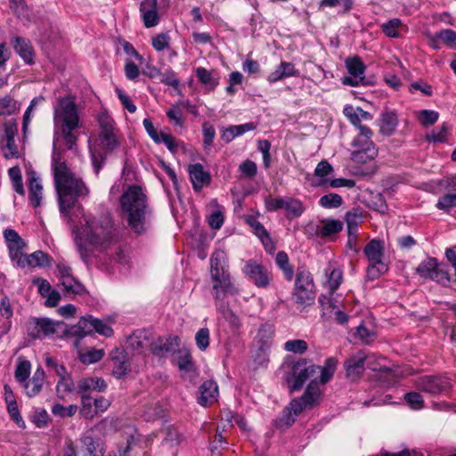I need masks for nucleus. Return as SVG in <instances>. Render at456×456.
<instances>
[{
	"mask_svg": "<svg viewBox=\"0 0 456 456\" xmlns=\"http://www.w3.org/2000/svg\"><path fill=\"white\" fill-rule=\"evenodd\" d=\"M85 224L81 228L73 230L75 243L83 259L88 256V246L103 251L113 247L114 254L110 256L117 262L123 259V251L117 244V236L113 227V221L110 214H101L98 216H86L84 217Z\"/></svg>",
	"mask_w": 456,
	"mask_h": 456,
	"instance_id": "1",
	"label": "nucleus"
},
{
	"mask_svg": "<svg viewBox=\"0 0 456 456\" xmlns=\"http://www.w3.org/2000/svg\"><path fill=\"white\" fill-rule=\"evenodd\" d=\"M52 170L60 211L67 216L78 200L86 198L90 191L84 181L69 169L65 160L62 159L61 153L56 150L54 145Z\"/></svg>",
	"mask_w": 456,
	"mask_h": 456,
	"instance_id": "2",
	"label": "nucleus"
},
{
	"mask_svg": "<svg viewBox=\"0 0 456 456\" xmlns=\"http://www.w3.org/2000/svg\"><path fill=\"white\" fill-rule=\"evenodd\" d=\"M120 209L129 228L137 234L146 231V220L151 214L148 198L139 185H129L122 192Z\"/></svg>",
	"mask_w": 456,
	"mask_h": 456,
	"instance_id": "3",
	"label": "nucleus"
},
{
	"mask_svg": "<svg viewBox=\"0 0 456 456\" xmlns=\"http://www.w3.org/2000/svg\"><path fill=\"white\" fill-rule=\"evenodd\" d=\"M53 125L55 133H61L66 147L73 150L77 142L75 130L81 127L76 98L71 95L59 97L53 104Z\"/></svg>",
	"mask_w": 456,
	"mask_h": 456,
	"instance_id": "4",
	"label": "nucleus"
},
{
	"mask_svg": "<svg viewBox=\"0 0 456 456\" xmlns=\"http://www.w3.org/2000/svg\"><path fill=\"white\" fill-rule=\"evenodd\" d=\"M337 362L334 358H328L323 366L313 364L306 359L297 362L292 367V389L299 390L308 379H316V383L326 384L333 377Z\"/></svg>",
	"mask_w": 456,
	"mask_h": 456,
	"instance_id": "5",
	"label": "nucleus"
},
{
	"mask_svg": "<svg viewBox=\"0 0 456 456\" xmlns=\"http://www.w3.org/2000/svg\"><path fill=\"white\" fill-rule=\"evenodd\" d=\"M210 275L213 281V296L216 300V306L223 311L224 314L227 312L224 306L218 302L222 300L226 294H237L238 289L231 281L227 270L226 255L223 250H216L210 258Z\"/></svg>",
	"mask_w": 456,
	"mask_h": 456,
	"instance_id": "6",
	"label": "nucleus"
},
{
	"mask_svg": "<svg viewBox=\"0 0 456 456\" xmlns=\"http://www.w3.org/2000/svg\"><path fill=\"white\" fill-rule=\"evenodd\" d=\"M97 121L100 127L98 139L101 147L105 153L114 151L120 146L121 137L114 119L103 110L97 115Z\"/></svg>",
	"mask_w": 456,
	"mask_h": 456,
	"instance_id": "7",
	"label": "nucleus"
},
{
	"mask_svg": "<svg viewBox=\"0 0 456 456\" xmlns=\"http://www.w3.org/2000/svg\"><path fill=\"white\" fill-rule=\"evenodd\" d=\"M363 254L369 262L367 275L370 280L378 279L388 271V264L384 261L385 247L382 240L373 239L369 241Z\"/></svg>",
	"mask_w": 456,
	"mask_h": 456,
	"instance_id": "8",
	"label": "nucleus"
},
{
	"mask_svg": "<svg viewBox=\"0 0 456 456\" xmlns=\"http://www.w3.org/2000/svg\"><path fill=\"white\" fill-rule=\"evenodd\" d=\"M315 286L311 273L306 270H298L292 293L295 303L305 308L314 303Z\"/></svg>",
	"mask_w": 456,
	"mask_h": 456,
	"instance_id": "9",
	"label": "nucleus"
},
{
	"mask_svg": "<svg viewBox=\"0 0 456 456\" xmlns=\"http://www.w3.org/2000/svg\"><path fill=\"white\" fill-rule=\"evenodd\" d=\"M69 329L63 322H54L49 318H31L27 323V331L30 338H39L54 334H69Z\"/></svg>",
	"mask_w": 456,
	"mask_h": 456,
	"instance_id": "10",
	"label": "nucleus"
},
{
	"mask_svg": "<svg viewBox=\"0 0 456 456\" xmlns=\"http://www.w3.org/2000/svg\"><path fill=\"white\" fill-rule=\"evenodd\" d=\"M94 331L105 337H110L113 334L112 328L107 322L93 316L81 318L76 325L70 326L69 329L70 337L78 338L90 335Z\"/></svg>",
	"mask_w": 456,
	"mask_h": 456,
	"instance_id": "11",
	"label": "nucleus"
},
{
	"mask_svg": "<svg viewBox=\"0 0 456 456\" xmlns=\"http://www.w3.org/2000/svg\"><path fill=\"white\" fill-rule=\"evenodd\" d=\"M265 207L270 212L283 209L288 219L299 217L305 209L301 200L292 197L266 198Z\"/></svg>",
	"mask_w": 456,
	"mask_h": 456,
	"instance_id": "12",
	"label": "nucleus"
},
{
	"mask_svg": "<svg viewBox=\"0 0 456 456\" xmlns=\"http://www.w3.org/2000/svg\"><path fill=\"white\" fill-rule=\"evenodd\" d=\"M417 389L432 395L447 393L451 388L450 379L443 376H423L416 379Z\"/></svg>",
	"mask_w": 456,
	"mask_h": 456,
	"instance_id": "13",
	"label": "nucleus"
},
{
	"mask_svg": "<svg viewBox=\"0 0 456 456\" xmlns=\"http://www.w3.org/2000/svg\"><path fill=\"white\" fill-rule=\"evenodd\" d=\"M245 276L258 288H266L271 281V273L263 265L248 261L243 268Z\"/></svg>",
	"mask_w": 456,
	"mask_h": 456,
	"instance_id": "14",
	"label": "nucleus"
},
{
	"mask_svg": "<svg viewBox=\"0 0 456 456\" xmlns=\"http://www.w3.org/2000/svg\"><path fill=\"white\" fill-rule=\"evenodd\" d=\"M346 66L349 76L343 78V84L357 86L364 80L365 65L358 56L348 58Z\"/></svg>",
	"mask_w": 456,
	"mask_h": 456,
	"instance_id": "15",
	"label": "nucleus"
},
{
	"mask_svg": "<svg viewBox=\"0 0 456 456\" xmlns=\"http://www.w3.org/2000/svg\"><path fill=\"white\" fill-rule=\"evenodd\" d=\"M112 364V374L117 379L126 376L131 371L129 357L124 350L115 348L110 354Z\"/></svg>",
	"mask_w": 456,
	"mask_h": 456,
	"instance_id": "16",
	"label": "nucleus"
},
{
	"mask_svg": "<svg viewBox=\"0 0 456 456\" xmlns=\"http://www.w3.org/2000/svg\"><path fill=\"white\" fill-rule=\"evenodd\" d=\"M139 11L141 19L146 28H153L159 23L158 0H142Z\"/></svg>",
	"mask_w": 456,
	"mask_h": 456,
	"instance_id": "17",
	"label": "nucleus"
},
{
	"mask_svg": "<svg viewBox=\"0 0 456 456\" xmlns=\"http://www.w3.org/2000/svg\"><path fill=\"white\" fill-rule=\"evenodd\" d=\"M17 128L15 126L8 125L4 127V135L0 140V148L5 159H17L20 151L15 143Z\"/></svg>",
	"mask_w": 456,
	"mask_h": 456,
	"instance_id": "18",
	"label": "nucleus"
},
{
	"mask_svg": "<svg viewBox=\"0 0 456 456\" xmlns=\"http://www.w3.org/2000/svg\"><path fill=\"white\" fill-rule=\"evenodd\" d=\"M367 355L362 351H358L345 361L344 366L346 375L352 380H355L362 375L364 371Z\"/></svg>",
	"mask_w": 456,
	"mask_h": 456,
	"instance_id": "19",
	"label": "nucleus"
},
{
	"mask_svg": "<svg viewBox=\"0 0 456 456\" xmlns=\"http://www.w3.org/2000/svg\"><path fill=\"white\" fill-rule=\"evenodd\" d=\"M4 238L7 243L9 256L12 261H15L20 255L23 253L26 248V242L13 229H5L4 231Z\"/></svg>",
	"mask_w": 456,
	"mask_h": 456,
	"instance_id": "20",
	"label": "nucleus"
},
{
	"mask_svg": "<svg viewBox=\"0 0 456 456\" xmlns=\"http://www.w3.org/2000/svg\"><path fill=\"white\" fill-rule=\"evenodd\" d=\"M188 173L195 191H200L204 185L210 183V174L205 171L200 163L189 165Z\"/></svg>",
	"mask_w": 456,
	"mask_h": 456,
	"instance_id": "21",
	"label": "nucleus"
},
{
	"mask_svg": "<svg viewBox=\"0 0 456 456\" xmlns=\"http://www.w3.org/2000/svg\"><path fill=\"white\" fill-rule=\"evenodd\" d=\"M176 364L182 371V376L187 379H193L196 377V369L192 357L188 350H180L176 357Z\"/></svg>",
	"mask_w": 456,
	"mask_h": 456,
	"instance_id": "22",
	"label": "nucleus"
},
{
	"mask_svg": "<svg viewBox=\"0 0 456 456\" xmlns=\"http://www.w3.org/2000/svg\"><path fill=\"white\" fill-rule=\"evenodd\" d=\"M319 304L322 309V316L326 319H332L333 314L338 309L342 301L334 296V293L328 292L319 297Z\"/></svg>",
	"mask_w": 456,
	"mask_h": 456,
	"instance_id": "23",
	"label": "nucleus"
},
{
	"mask_svg": "<svg viewBox=\"0 0 456 456\" xmlns=\"http://www.w3.org/2000/svg\"><path fill=\"white\" fill-rule=\"evenodd\" d=\"M198 403L202 406L211 405L217 401L218 387L213 380H207L200 387Z\"/></svg>",
	"mask_w": 456,
	"mask_h": 456,
	"instance_id": "24",
	"label": "nucleus"
},
{
	"mask_svg": "<svg viewBox=\"0 0 456 456\" xmlns=\"http://www.w3.org/2000/svg\"><path fill=\"white\" fill-rule=\"evenodd\" d=\"M29 187V200L33 207L40 205L43 198V185L37 173L30 171L27 174Z\"/></svg>",
	"mask_w": 456,
	"mask_h": 456,
	"instance_id": "25",
	"label": "nucleus"
},
{
	"mask_svg": "<svg viewBox=\"0 0 456 456\" xmlns=\"http://www.w3.org/2000/svg\"><path fill=\"white\" fill-rule=\"evenodd\" d=\"M10 8L24 24L32 23L36 20V15L25 0H10Z\"/></svg>",
	"mask_w": 456,
	"mask_h": 456,
	"instance_id": "26",
	"label": "nucleus"
},
{
	"mask_svg": "<svg viewBox=\"0 0 456 456\" xmlns=\"http://www.w3.org/2000/svg\"><path fill=\"white\" fill-rule=\"evenodd\" d=\"M107 388L105 380L102 378H85L77 383V393L82 396L90 391L103 392Z\"/></svg>",
	"mask_w": 456,
	"mask_h": 456,
	"instance_id": "27",
	"label": "nucleus"
},
{
	"mask_svg": "<svg viewBox=\"0 0 456 456\" xmlns=\"http://www.w3.org/2000/svg\"><path fill=\"white\" fill-rule=\"evenodd\" d=\"M129 346L135 352L141 354L148 347L151 348L150 334L147 330H139L134 331L128 338Z\"/></svg>",
	"mask_w": 456,
	"mask_h": 456,
	"instance_id": "28",
	"label": "nucleus"
},
{
	"mask_svg": "<svg viewBox=\"0 0 456 456\" xmlns=\"http://www.w3.org/2000/svg\"><path fill=\"white\" fill-rule=\"evenodd\" d=\"M45 370L42 368H37L33 377L29 380L27 379L26 382L22 383L28 396H35L41 391L45 382Z\"/></svg>",
	"mask_w": 456,
	"mask_h": 456,
	"instance_id": "29",
	"label": "nucleus"
},
{
	"mask_svg": "<svg viewBox=\"0 0 456 456\" xmlns=\"http://www.w3.org/2000/svg\"><path fill=\"white\" fill-rule=\"evenodd\" d=\"M178 346L177 337L159 338L155 342L151 345V351L156 355H164L175 349Z\"/></svg>",
	"mask_w": 456,
	"mask_h": 456,
	"instance_id": "30",
	"label": "nucleus"
},
{
	"mask_svg": "<svg viewBox=\"0 0 456 456\" xmlns=\"http://www.w3.org/2000/svg\"><path fill=\"white\" fill-rule=\"evenodd\" d=\"M398 125L397 115L394 111H385L379 119V132L387 136L392 135Z\"/></svg>",
	"mask_w": 456,
	"mask_h": 456,
	"instance_id": "31",
	"label": "nucleus"
},
{
	"mask_svg": "<svg viewBox=\"0 0 456 456\" xmlns=\"http://www.w3.org/2000/svg\"><path fill=\"white\" fill-rule=\"evenodd\" d=\"M325 274L328 277L325 286L329 292L334 293L342 283L343 271L341 268L330 264L325 269Z\"/></svg>",
	"mask_w": 456,
	"mask_h": 456,
	"instance_id": "32",
	"label": "nucleus"
},
{
	"mask_svg": "<svg viewBox=\"0 0 456 456\" xmlns=\"http://www.w3.org/2000/svg\"><path fill=\"white\" fill-rule=\"evenodd\" d=\"M13 48L27 63H32L34 53L28 39L20 37H15L13 39Z\"/></svg>",
	"mask_w": 456,
	"mask_h": 456,
	"instance_id": "33",
	"label": "nucleus"
},
{
	"mask_svg": "<svg viewBox=\"0 0 456 456\" xmlns=\"http://www.w3.org/2000/svg\"><path fill=\"white\" fill-rule=\"evenodd\" d=\"M319 384L320 383H316V379L312 380L301 396L309 408H312L315 404L319 403L321 400L322 392L319 387Z\"/></svg>",
	"mask_w": 456,
	"mask_h": 456,
	"instance_id": "34",
	"label": "nucleus"
},
{
	"mask_svg": "<svg viewBox=\"0 0 456 456\" xmlns=\"http://www.w3.org/2000/svg\"><path fill=\"white\" fill-rule=\"evenodd\" d=\"M195 74L199 81L208 86L210 90H214L219 84V77H216L213 70H208L203 67H198Z\"/></svg>",
	"mask_w": 456,
	"mask_h": 456,
	"instance_id": "35",
	"label": "nucleus"
},
{
	"mask_svg": "<svg viewBox=\"0 0 456 456\" xmlns=\"http://www.w3.org/2000/svg\"><path fill=\"white\" fill-rule=\"evenodd\" d=\"M278 267L282 271L287 281H291L294 276V269L289 264V256L284 251H279L275 257Z\"/></svg>",
	"mask_w": 456,
	"mask_h": 456,
	"instance_id": "36",
	"label": "nucleus"
},
{
	"mask_svg": "<svg viewBox=\"0 0 456 456\" xmlns=\"http://www.w3.org/2000/svg\"><path fill=\"white\" fill-rule=\"evenodd\" d=\"M437 265L438 263L436 258H427L418 265L416 269L417 273L421 278L432 280V277L434 276L435 272L436 270Z\"/></svg>",
	"mask_w": 456,
	"mask_h": 456,
	"instance_id": "37",
	"label": "nucleus"
},
{
	"mask_svg": "<svg viewBox=\"0 0 456 456\" xmlns=\"http://www.w3.org/2000/svg\"><path fill=\"white\" fill-rule=\"evenodd\" d=\"M75 385L70 376L60 379L56 385L57 396L61 400H65L72 394Z\"/></svg>",
	"mask_w": 456,
	"mask_h": 456,
	"instance_id": "38",
	"label": "nucleus"
},
{
	"mask_svg": "<svg viewBox=\"0 0 456 456\" xmlns=\"http://www.w3.org/2000/svg\"><path fill=\"white\" fill-rule=\"evenodd\" d=\"M247 222L253 229L254 233L262 240L264 246L267 248L268 244L271 243V238L264 225L254 217L248 218Z\"/></svg>",
	"mask_w": 456,
	"mask_h": 456,
	"instance_id": "39",
	"label": "nucleus"
},
{
	"mask_svg": "<svg viewBox=\"0 0 456 456\" xmlns=\"http://www.w3.org/2000/svg\"><path fill=\"white\" fill-rule=\"evenodd\" d=\"M343 229V223L339 220L330 219L323 222V225L319 230L322 237H329L338 233Z\"/></svg>",
	"mask_w": 456,
	"mask_h": 456,
	"instance_id": "40",
	"label": "nucleus"
},
{
	"mask_svg": "<svg viewBox=\"0 0 456 456\" xmlns=\"http://www.w3.org/2000/svg\"><path fill=\"white\" fill-rule=\"evenodd\" d=\"M203 148L206 152L211 151L216 136L215 127L209 122H204L202 125Z\"/></svg>",
	"mask_w": 456,
	"mask_h": 456,
	"instance_id": "41",
	"label": "nucleus"
},
{
	"mask_svg": "<svg viewBox=\"0 0 456 456\" xmlns=\"http://www.w3.org/2000/svg\"><path fill=\"white\" fill-rule=\"evenodd\" d=\"M79 413L86 419H93L96 416L94 403L88 395H83L81 396V407Z\"/></svg>",
	"mask_w": 456,
	"mask_h": 456,
	"instance_id": "42",
	"label": "nucleus"
},
{
	"mask_svg": "<svg viewBox=\"0 0 456 456\" xmlns=\"http://www.w3.org/2000/svg\"><path fill=\"white\" fill-rule=\"evenodd\" d=\"M362 211L360 208H354L346 215L347 224V232H357L358 225L362 220Z\"/></svg>",
	"mask_w": 456,
	"mask_h": 456,
	"instance_id": "43",
	"label": "nucleus"
},
{
	"mask_svg": "<svg viewBox=\"0 0 456 456\" xmlns=\"http://www.w3.org/2000/svg\"><path fill=\"white\" fill-rule=\"evenodd\" d=\"M352 146L355 149H366L367 153L370 156H377L378 154V150L376 149L372 140L370 138H363L357 135L353 140Z\"/></svg>",
	"mask_w": 456,
	"mask_h": 456,
	"instance_id": "44",
	"label": "nucleus"
},
{
	"mask_svg": "<svg viewBox=\"0 0 456 456\" xmlns=\"http://www.w3.org/2000/svg\"><path fill=\"white\" fill-rule=\"evenodd\" d=\"M18 110L17 102L10 96L0 98V117L11 116Z\"/></svg>",
	"mask_w": 456,
	"mask_h": 456,
	"instance_id": "45",
	"label": "nucleus"
},
{
	"mask_svg": "<svg viewBox=\"0 0 456 456\" xmlns=\"http://www.w3.org/2000/svg\"><path fill=\"white\" fill-rule=\"evenodd\" d=\"M31 364L28 360H20L15 370V379L20 383L26 382L30 375Z\"/></svg>",
	"mask_w": 456,
	"mask_h": 456,
	"instance_id": "46",
	"label": "nucleus"
},
{
	"mask_svg": "<svg viewBox=\"0 0 456 456\" xmlns=\"http://www.w3.org/2000/svg\"><path fill=\"white\" fill-rule=\"evenodd\" d=\"M167 117L169 119V122L172 126L183 128L184 126V120L183 118V113L180 110V106L178 103L174 105L172 108L167 110Z\"/></svg>",
	"mask_w": 456,
	"mask_h": 456,
	"instance_id": "47",
	"label": "nucleus"
},
{
	"mask_svg": "<svg viewBox=\"0 0 456 456\" xmlns=\"http://www.w3.org/2000/svg\"><path fill=\"white\" fill-rule=\"evenodd\" d=\"M61 285L65 292L69 294L80 295L84 292V286L73 277L63 279Z\"/></svg>",
	"mask_w": 456,
	"mask_h": 456,
	"instance_id": "48",
	"label": "nucleus"
},
{
	"mask_svg": "<svg viewBox=\"0 0 456 456\" xmlns=\"http://www.w3.org/2000/svg\"><path fill=\"white\" fill-rule=\"evenodd\" d=\"M417 118L422 126H428L438 120L439 113L431 110H422L418 112Z\"/></svg>",
	"mask_w": 456,
	"mask_h": 456,
	"instance_id": "49",
	"label": "nucleus"
},
{
	"mask_svg": "<svg viewBox=\"0 0 456 456\" xmlns=\"http://www.w3.org/2000/svg\"><path fill=\"white\" fill-rule=\"evenodd\" d=\"M103 356V350L92 348L86 353H81L79 354V359L83 363L91 364L101 361Z\"/></svg>",
	"mask_w": 456,
	"mask_h": 456,
	"instance_id": "50",
	"label": "nucleus"
},
{
	"mask_svg": "<svg viewBox=\"0 0 456 456\" xmlns=\"http://www.w3.org/2000/svg\"><path fill=\"white\" fill-rule=\"evenodd\" d=\"M296 418L297 416L289 409V407H286L281 417L275 420V425L281 429L287 428L295 422Z\"/></svg>",
	"mask_w": 456,
	"mask_h": 456,
	"instance_id": "51",
	"label": "nucleus"
},
{
	"mask_svg": "<svg viewBox=\"0 0 456 456\" xmlns=\"http://www.w3.org/2000/svg\"><path fill=\"white\" fill-rule=\"evenodd\" d=\"M343 200L340 195L337 193H329L323 195L320 199V205L326 208H338L341 206Z\"/></svg>",
	"mask_w": 456,
	"mask_h": 456,
	"instance_id": "52",
	"label": "nucleus"
},
{
	"mask_svg": "<svg viewBox=\"0 0 456 456\" xmlns=\"http://www.w3.org/2000/svg\"><path fill=\"white\" fill-rule=\"evenodd\" d=\"M437 38L448 48H454L456 46V32L452 29L446 28L438 31Z\"/></svg>",
	"mask_w": 456,
	"mask_h": 456,
	"instance_id": "53",
	"label": "nucleus"
},
{
	"mask_svg": "<svg viewBox=\"0 0 456 456\" xmlns=\"http://www.w3.org/2000/svg\"><path fill=\"white\" fill-rule=\"evenodd\" d=\"M404 400L413 410H420L424 406L422 395L417 392H410L404 395Z\"/></svg>",
	"mask_w": 456,
	"mask_h": 456,
	"instance_id": "54",
	"label": "nucleus"
},
{
	"mask_svg": "<svg viewBox=\"0 0 456 456\" xmlns=\"http://www.w3.org/2000/svg\"><path fill=\"white\" fill-rule=\"evenodd\" d=\"M284 348L288 352L303 354L307 350V343L302 339L288 340L284 344Z\"/></svg>",
	"mask_w": 456,
	"mask_h": 456,
	"instance_id": "55",
	"label": "nucleus"
},
{
	"mask_svg": "<svg viewBox=\"0 0 456 456\" xmlns=\"http://www.w3.org/2000/svg\"><path fill=\"white\" fill-rule=\"evenodd\" d=\"M7 411L10 414L11 419L18 425V427L25 428V421L23 420L20 413L18 404L15 401L8 403Z\"/></svg>",
	"mask_w": 456,
	"mask_h": 456,
	"instance_id": "56",
	"label": "nucleus"
},
{
	"mask_svg": "<svg viewBox=\"0 0 456 456\" xmlns=\"http://www.w3.org/2000/svg\"><path fill=\"white\" fill-rule=\"evenodd\" d=\"M196 345L200 350L205 351L209 346V330L207 328H201L195 336Z\"/></svg>",
	"mask_w": 456,
	"mask_h": 456,
	"instance_id": "57",
	"label": "nucleus"
},
{
	"mask_svg": "<svg viewBox=\"0 0 456 456\" xmlns=\"http://www.w3.org/2000/svg\"><path fill=\"white\" fill-rule=\"evenodd\" d=\"M452 207H456V193H447L440 197L436 208L438 209L446 210Z\"/></svg>",
	"mask_w": 456,
	"mask_h": 456,
	"instance_id": "58",
	"label": "nucleus"
},
{
	"mask_svg": "<svg viewBox=\"0 0 456 456\" xmlns=\"http://www.w3.org/2000/svg\"><path fill=\"white\" fill-rule=\"evenodd\" d=\"M170 37L167 33H160L152 37L151 44L153 48L160 52L169 45Z\"/></svg>",
	"mask_w": 456,
	"mask_h": 456,
	"instance_id": "59",
	"label": "nucleus"
},
{
	"mask_svg": "<svg viewBox=\"0 0 456 456\" xmlns=\"http://www.w3.org/2000/svg\"><path fill=\"white\" fill-rule=\"evenodd\" d=\"M448 127L445 124H444L441 127L433 130L430 134L427 135V139L429 142H444L447 136Z\"/></svg>",
	"mask_w": 456,
	"mask_h": 456,
	"instance_id": "60",
	"label": "nucleus"
},
{
	"mask_svg": "<svg viewBox=\"0 0 456 456\" xmlns=\"http://www.w3.org/2000/svg\"><path fill=\"white\" fill-rule=\"evenodd\" d=\"M401 26L399 19H393L382 25V31L389 37H397V28Z\"/></svg>",
	"mask_w": 456,
	"mask_h": 456,
	"instance_id": "61",
	"label": "nucleus"
},
{
	"mask_svg": "<svg viewBox=\"0 0 456 456\" xmlns=\"http://www.w3.org/2000/svg\"><path fill=\"white\" fill-rule=\"evenodd\" d=\"M432 281H435L443 285H447L450 282V276L445 266L438 264Z\"/></svg>",
	"mask_w": 456,
	"mask_h": 456,
	"instance_id": "62",
	"label": "nucleus"
},
{
	"mask_svg": "<svg viewBox=\"0 0 456 456\" xmlns=\"http://www.w3.org/2000/svg\"><path fill=\"white\" fill-rule=\"evenodd\" d=\"M376 156H370L366 149H355L351 153L352 160L358 164H364L373 159Z\"/></svg>",
	"mask_w": 456,
	"mask_h": 456,
	"instance_id": "63",
	"label": "nucleus"
},
{
	"mask_svg": "<svg viewBox=\"0 0 456 456\" xmlns=\"http://www.w3.org/2000/svg\"><path fill=\"white\" fill-rule=\"evenodd\" d=\"M239 169L246 177L248 178L254 177L257 172L256 164L248 159L242 162L240 165Z\"/></svg>",
	"mask_w": 456,
	"mask_h": 456,
	"instance_id": "64",
	"label": "nucleus"
}]
</instances>
